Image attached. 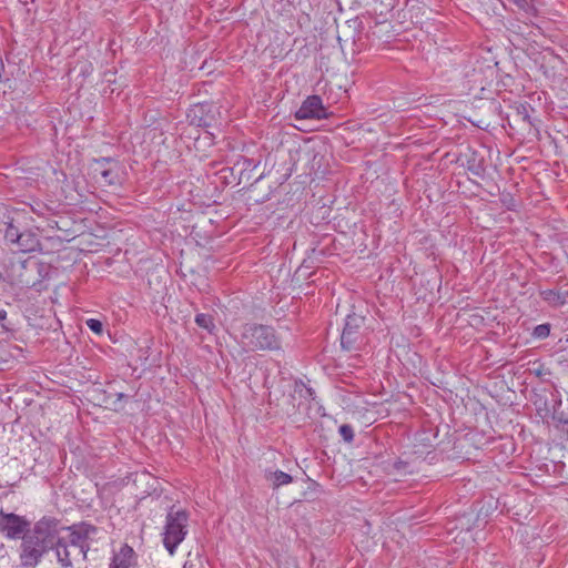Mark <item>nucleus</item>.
Instances as JSON below:
<instances>
[{
  "label": "nucleus",
  "instance_id": "obj_1",
  "mask_svg": "<svg viewBox=\"0 0 568 568\" xmlns=\"http://www.w3.org/2000/svg\"><path fill=\"white\" fill-rule=\"evenodd\" d=\"M63 525L51 516L39 519L32 528L23 536L20 545V564L24 568H33L39 565L45 554L54 548L58 542V535L61 534Z\"/></svg>",
  "mask_w": 568,
  "mask_h": 568
},
{
  "label": "nucleus",
  "instance_id": "obj_2",
  "mask_svg": "<svg viewBox=\"0 0 568 568\" xmlns=\"http://www.w3.org/2000/svg\"><path fill=\"white\" fill-rule=\"evenodd\" d=\"M241 345L250 352L281 349V339L270 325L247 323L241 332Z\"/></svg>",
  "mask_w": 568,
  "mask_h": 568
},
{
  "label": "nucleus",
  "instance_id": "obj_3",
  "mask_svg": "<svg viewBox=\"0 0 568 568\" xmlns=\"http://www.w3.org/2000/svg\"><path fill=\"white\" fill-rule=\"evenodd\" d=\"M189 513L184 509L170 508L165 518L163 545L170 555H174L178 546L187 535Z\"/></svg>",
  "mask_w": 568,
  "mask_h": 568
},
{
  "label": "nucleus",
  "instance_id": "obj_4",
  "mask_svg": "<svg viewBox=\"0 0 568 568\" xmlns=\"http://www.w3.org/2000/svg\"><path fill=\"white\" fill-rule=\"evenodd\" d=\"M62 530L69 531L65 544L72 547L74 554L81 555V558L85 559L90 548L88 539L97 532V527L88 523H80L69 527L63 526Z\"/></svg>",
  "mask_w": 568,
  "mask_h": 568
},
{
  "label": "nucleus",
  "instance_id": "obj_5",
  "mask_svg": "<svg viewBox=\"0 0 568 568\" xmlns=\"http://www.w3.org/2000/svg\"><path fill=\"white\" fill-rule=\"evenodd\" d=\"M31 528V523L26 517L0 510V532L6 538L22 540Z\"/></svg>",
  "mask_w": 568,
  "mask_h": 568
},
{
  "label": "nucleus",
  "instance_id": "obj_6",
  "mask_svg": "<svg viewBox=\"0 0 568 568\" xmlns=\"http://www.w3.org/2000/svg\"><path fill=\"white\" fill-rule=\"evenodd\" d=\"M364 325V317L357 314H349L345 320V325L341 336V345L345 351L357 349L362 342L361 328Z\"/></svg>",
  "mask_w": 568,
  "mask_h": 568
},
{
  "label": "nucleus",
  "instance_id": "obj_7",
  "mask_svg": "<svg viewBox=\"0 0 568 568\" xmlns=\"http://www.w3.org/2000/svg\"><path fill=\"white\" fill-rule=\"evenodd\" d=\"M558 287L549 290H540L539 296L551 307H561L568 303V280L566 277L558 278Z\"/></svg>",
  "mask_w": 568,
  "mask_h": 568
},
{
  "label": "nucleus",
  "instance_id": "obj_8",
  "mask_svg": "<svg viewBox=\"0 0 568 568\" xmlns=\"http://www.w3.org/2000/svg\"><path fill=\"white\" fill-rule=\"evenodd\" d=\"M327 116L326 110L323 106L322 99L318 95L308 97L295 112L296 120L306 119H325Z\"/></svg>",
  "mask_w": 568,
  "mask_h": 568
},
{
  "label": "nucleus",
  "instance_id": "obj_9",
  "mask_svg": "<svg viewBox=\"0 0 568 568\" xmlns=\"http://www.w3.org/2000/svg\"><path fill=\"white\" fill-rule=\"evenodd\" d=\"M0 232L4 234L6 240L17 243L22 232L14 225V219L7 207H0Z\"/></svg>",
  "mask_w": 568,
  "mask_h": 568
},
{
  "label": "nucleus",
  "instance_id": "obj_10",
  "mask_svg": "<svg viewBox=\"0 0 568 568\" xmlns=\"http://www.w3.org/2000/svg\"><path fill=\"white\" fill-rule=\"evenodd\" d=\"M53 550L55 551L57 560L62 568H71L73 560L80 558L81 555L74 554L71 546L65 544V538L58 535V542L54 545Z\"/></svg>",
  "mask_w": 568,
  "mask_h": 568
},
{
  "label": "nucleus",
  "instance_id": "obj_11",
  "mask_svg": "<svg viewBox=\"0 0 568 568\" xmlns=\"http://www.w3.org/2000/svg\"><path fill=\"white\" fill-rule=\"evenodd\" d=\"M135 562V552L128 544L123 545L115 554L110 564V568H130Z\"/></svg>",
  "mask_w": 568,
  "mask_h": 568
},
{
  "label": "nucleus",
  "instance_id": "obj_12",
  "mask_svg": "<svg viewBox=\"0 0 568 568\" xmlns=\"http://www.w3.org/2000/svg\"><path fill=\"white\" fill-rule=\"evenodd\" d=\"M21 252L30 253L40 251V240L37 233L28 230L20 234V239L16 243Z\"/></svg>",
  "mask_w": 568,
  "mask_h": 568
},
{
  "label": "nucleus",
  "instance_id": "obj_13",
  "mask_svg": "<svg viewBox=\"0 0 568 568\" xmlns=\"http://www.w3.org/2000/svg\"><path fill=\"white\" fill-rule=\"evenodd\" d=\"M112 160L103 158L97 161L99 168L95 169L102 176L103 181L109 185H113L118 182V173L113 168H106V165L111 164Z\"/></svg>",
  "mask_w": 568,
  "mask_h": 568
},
{
  "label": "nucleus",
  "instance_id": "obj_14",
  "mask_svg": "<svg viewBox=\"0 0 568 568\" xmlns=\"http://www.w3.org/2000/svg\"><path fill=\"white\" fill-rule=\"evenodd\" d=\"M266 479L272 483L273 488H278L288 485L293 481V477L282 470L268 471L265 475Z\"/></svg>",
  "mask_w": 568,
  "mask_h": 568
},
{
  "label": "nucleus",
  "instance_id": "obj_15",
  "mask_svg": "<svg viewBox=\"0 0 568 568\" xmlns=\"http://www.w3.org/2000/svg\"><path fill=\"white\" fill-rule=\"evenodd\" d=\"M195 323L199 327L205 329L209 333H213V331L215 329L214 318L210 314H196Z\"/></svg>",
  "mask_w": 568,
  "mask_h": 568
},
{
  "label": "nucleus",
  "instance_id": "obj_16",
  "mask_svg": "<svg viewBox=\"0 0 568 568\" xmlns=\"http://www.w3.org/2000/svg\"><path fill=\"white\" fill-rule=\"evenodd\" d=\"M550 328L551 326L549 323L539 324L534 328L532 336L535 338L544 339L549 336Z\"/></svg>",
  "mask_w": 568,
  "mask_h": 568
},
{
  "label": "nucleus",
  "instance_id": "obj_17",
  "mask_svg": "<svg viewBox=\"0 0 568 568\" xmlns=\"http://www.w3.org/2000/svg\"><path fill=\"white\" fill-rule=\"evenodd\" d=\"M338 432L346 443H352L354 440V430L351 425H348V424L341 425L338 428Z\"/></svg>",
  "mask_w": 568,
  "mask_h": 568
},
{
  "label": "nucleus",
  "instance_id": "obj_18",
  "mask_svg": "<svg viewBox=\"0 0 568 568\" xmlns=\"http://www.w3.org/2000/svg\"><path fill=\"white\" fill-rule=\"evenodd\" d=\"M87 326L94 332L95 334L100 335L103 332V324L100 320L97 318H89L85 322Z\"/></svg>",
  "mask_w": 568,
  "mask_h": 568
},
{
  "label": "nucleus",
  "instance_id": "obj_19",
  "mask_svg": "<svg viewBox=\"0 0 568 568\" xmlns=\"http://www.w3.org/2000/svg\"><path fill=\"white\" fill-rule=\"evenodd\" d=\"M561 402L559 403L558 407L554 409V418L557 419L559 423L568 424V413H565L560 409Z\"/></svg>",
  "mask_w": 568,
  "mask_h": 568
},
{
  "label": "nucleus",
  "instance_id": "obj_20",
  "mask_svg": "<svg viewBox=\"0 0 568 568\" xmlns=\"http://www.w3.org/2000/svg\"><path fill=\"white\" fill-rule=\"evenodd\" d=\"M467 168L473 174L477 176H480L484 173V166L481 165V163H477L475 160L468 161Z\"/></svg>",
  "mask_w": 568,
  "mask_h": 568
},
{
  "label": "nucleus",
  "instance_id": "obj_21",
  "mask_svg": "<svg viewBox=\"0 0 568 568\" xmlns=\"http://www.w3.org/2000/svg\"><path fill=\"white\" fill-rule=\"evenodd\" d=\"M521 109H523V111L518 110V113L523 115V120L527 121L528 123H531L530 122V116H529L528 111H527V108L523 105Z\"/></svg>",
  "mask_w": 568,
  "mask_h": 568
},
{
  "label": "nucleus",
  "instance_id": "obj_22",
  "mask_svg": "<svg viewBox=\"0 0 568 568\" xmlns=\"http://www.w3.org/2000/svg\"><path fill=\"white\" fill-rule=\"evenodd\" d=\"M393 467L397 470H402V469H405L407 467V463L405 462H402V460H397L394 463Z\"/></svg>",
  "mask_w": 568,
  "mask_h": 568
},
{
  "label": "nucleus",
  "instance_id": "obj_23",
  "mask_svg": "<svg viewBox=\"0 0 568 568\" xmlns=\"http://www.w3.org/2000/svg\"><path fill=\"white\" fill-rule=\"evenodd\" d=\"M27 263H28V261H26V260H24V261L19 262V267H20L21 270H26V268H27Z\"/></svg>",
  "mask_w": 568,
  "mask_h": 568
},
{
  "label": "nucleus",
  "instance_id": "obj_24",
  "mask_svg": "<svg viewBox=\"0 0 568 568\" xmlns=\"http://www.w3.org/2000/svg\"><path fill=\"white\" fill-rule=\"evenodd\" d=\"M6 317H7V312L4 310H0V321L6 320Z\"/></svg>",
  "mask_w": 568,
  "mask_h": 568
},
{
  "label": "nucleus",
  "instance_id": "obj_25",
  "mask_svg": "<svg viewBox=\"0 0 568 568\" xmlns=\"http://www.w3.org/2000/svg\"><path fill=\"white\" fill-rule=\"evenodd\" d=\"M116 397H118V399H122L124 397V394L123 393H116Z\"/></svg>",
  "mask_w": 568,
  "mask_h": 568
},
{
  "label": "nucleus",
  "instance_id": "obj_26",
  "mask_svg": "<svg viewBox=\"0 0 568 568\" xmlns=\"http://www.w3.org/2000/svg\"><path fill=\"white\" fill-rule=\"evenodd\" d=\"M19 283H21V284H28V282H27V281H23L22 278H20V280H19Z\"/></svg>",
  "mask_w": 568,
  "mask_h": 568
}]
</instances>
